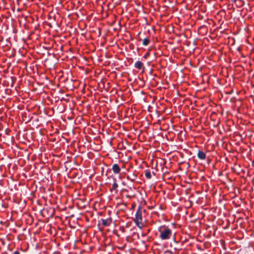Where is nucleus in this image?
I'll list each match as a JSON object with an SVG mask.
<instances>
[{
    "label": "nucleus",
    "mask_w": 254,
    "mask_h": 254,
    "mask_svg": "<svg viewBox=\"0 0 254 254\" xmlns=\"http://www.w3.org/2000/svg\"><path fill=\"white\" fill-rule=\"evenodd\" d=\"M158 231L160 233L159 237L163 240L169 239L172 234V230L165 226L160 227Z\"/></svg>",
    "instance_id": "1"
},
{
    "label": "nucleus",
    "mask_w": 254,
    "mask_h": 254,
    "mask_svg": "<svg viewBox=\"0 0 254 254\" xmlns=\"http://www.w3.org/2000/svg\"><path fill=\"white\" fill-rule=\"evenodd\" d=\"M142 208L140 206H139L135 213V218L134 220V222L135 223L136 225L139 228H142Z\"/></svg>",
    "instance_id": "2"
},
{
    "label": "nucleus",
    "mask_w": 254,
    "mask_h": 254,
    "mask_svg": "<svg viewBox=\"0 0 254 254\" xmlns=\"http://www.w3.org/2000/svg\"><path fill=\"white\" fill-rule=\"evenodd\" d=\"M101 221L103 226H108L111 225L112 219L111 218H109L107 219H101Z\"/></svg>",
    "instance_id": "3"
},
{
    "label": "nucleus",
    "mask_w": 254,
    "mask_h": 254,
    "mask_svg": "<svg viewBox=\"0 0 254 254\" xmlns=\"http://www.w3.org/2000/svg\"><path fill=\"white\" fill-rule=\"evenodd\" d=\"M112 170L115 174H118L121 171L120 167L117 164H114L113 165Z\"/></svg>",
    "instance_id": "4"
},
{
    "label": "nucleus",
    "mask_w": 254,
    "mask_h": 254,
    "mask_svg": "<svg viewBox=\"0 0 254 254\" xmlns=\"http://www.w3.org/2000/svg\"><path fill=\"white\" fill-rule=\"evenodd\" d=\"M134 66L135 68L138 69L144 68V67H143V64L139 61H137L135 63Z\"/></svg>",
    "instance_id": "5"
},
{
    "label": "nucleus",
    "mask_w": 254,
    "mask_h": 254,
    "mask_svg": "<svg viewBox=\"0 0 254 254\" xmlns=\"http://www.w3.org/2000/svg\"><path fill=\"white\" fill-rule=\"evenodd\" d=\"M197 157L201 160H204L206 158V154L204 152L199 150L197 154Z\"/></svg>",
    "instance_id": "6"
},
{
    "label": "nucleus",
    "mask_w": 254,
    "mask_h": 254,
    "mask_svg": "<svg viewBox=\"0 0 254 254\" xmlns=\"http://www.w3.org/2000/svg\"><path fill=\"white\" fill-rule=\"evenodd\" d=\"M114 183H113V184L112 185V188L110 189V190L111 191H113L114 190H115V192H117V191H118L117 190V189L118 187V185L116 183V179L114 178Z\"/></svg>",
    "instance_id": "7"
},
{
    "label": "nucleus",
    "mask_w": 254,
    "mask_h": 254,
    "mask_svg": "<svg viewBox=\"0 0 254 254\" xmlns=\"http://www.w3.org/2000/svg\"><path fill=\"white\" fill-rule=\"evenodd\" d=\"M149 43H150V40L148 38H144L142 40V45L143 46H146L148 45Z\"/></svg>",
    "instance_id": "8"
},
{
    "label": "nucleus",
    "mask_w": 254,
    "mask_h": 254,
    "mask_svg": "<svg viewBox=\"0 0 254 254\" xmlns=\"http://www.w3.org/2000/svg\"><path fill=\"white\" fill-rule=\"evenodd\" d=\"M145 176L148 179H150L151 178V174L149 170L145 171Z\"/></svg>",
    "instance_id": "9"
},
{
    "label": "nucleus",
    "mask_w": 254,
    "mask_h": 254,
    "mask_svg": "<svg viewBox=\"0 0 254 254\" xmlns=\"http://www.w3.org/2000/svg\"><path fill=\"white\" fill-rule=\"evenodd\" d=\"M148 56H149V54H148V53H147V54H146L143 56V58H146Z\"/></svg>",
    "instance_id": "10"
},
{
    "label": "nucleus",
    "mask_w": 254,
    "mask_h": 254,
    "mask_svg": "<svg viewBox=\"0 0 254 254\" xmlns=\"http://www.w3.org/2000/svg\"><path fill=\"white\" fill-rule=\"evenodd\" d=\"M14 254H20L19 252L17 251L14 252Z\"/></svg>",
    "instance_id": "11"
},
{
    "label": "nucleus",
    "mask_w": 254,
    "mask_h": 254,
    "mask_svg": "<svg viewBox=\"0 0 254 254\" xmlns=\"http://www.w3.org/2000/svg\"><path fill=\"white\" fill-rule=\"evenodd\" d=\"M126 197H127V198H129L130 197V196L128 194H127L126 195Z\"/></svg>",
    "instance_id": "12"
},
{
    "label": "nucleus",
    "mask_w": 254,
    "mask_h": 254,
    "mask_svg": "<svg viewBox=\"0 0 254 254\" xmlns=\"http://www.w3.org/2000/svg\"><path fill=\"white\" fill-rule=\"evenodd\" d=\"M173 240L175 242H177L175 240V236H174L173 237Z\"/></svg>",
    "instance_id": "13"
}]
</instances>
